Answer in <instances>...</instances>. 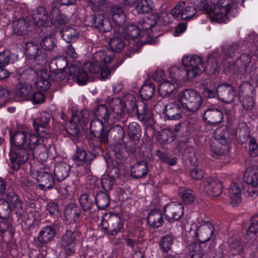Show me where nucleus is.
I'll use <instances>...</instances> for the list:
<instances>
[{"mask_svg": "<svg viewBox=\"0 0 258 258\" xmlns=\"http://www.w3.org/2000/svg\"><path fill=\"white\" fill-rule=\"evenodd\" d=\"M48 17L44 8L39 7L33 12L32 19L34 23L38 27L43 26L47 20Z\"/></svg>", "mask_w": 258, "mask_h": 258, "instance_id": "32", "label": "nucleus"}, {"mask_svg": "<svg viewBox=\"0 0 258 258\" xmlns=\"http://www.w3.org/2000/svg\"><path fill=\"white\" fill-rule=\"evenodd\" d=\"M246 236L251 239H255L258 237V220L253 221L249 226Z\"/></svg>", "mask_w": 258, "mask_h": 258, "instance_id": "57", "label": "nucleus"}, {"mask_svg": "<svg viewBox=\"0 0 258 258\" xmlns=\"http://www.w3.org/2000/svg\"><path fill=\"white\" fill-rule=\"evenodd\" d=\"M101 226L105 233L114 235L120 231L123 223L118 215L107 214L102 218Z\"/></svg>", "mask_w": 258, "mask_h": 258, "instance_id": "7", "label": "nucleus"}, {"mask_svg": "<svg viewBox=\"0 0 258 258\" xmlns=\"http://www.w3.org/2000/svg\"><path fill=\"white\" fill-rule=\"evenodd\" d=\"M12 208L5 200H0V218L6 219L9 218Z\"/></svg>", "mask_w": 258, "mask_h": 258, "instance_id": "50", "label": "nucleus"}, {"mask_svg": "<svg viewBox=\"0 0 258 258\" xmlns=\"http://www.w3.org/2000/svg\"><path fill=\"white\" fill-rule=\"evenodd\" d=\"M202 189L211 197H216L222 192V183L218 179L213 177L205 178L202 183Z\"/></svg>", "mask_w": 258, "mask_h": 258, "instance_id": "8", "label": "nucleus"}, {"mask_svg": "<svg viewBox=\"0 0 258 258\" xmlns=\"http://www.w3.org/2000/svg\"><path fill=\"white\" fill-rule=\"evenodd\" d=\"M222 112L217 108H210L204 112L203 118L207 123L211 124H218L223 119Z\"/></svg>", "mask_w": 258, "mask_h": 258, "instance_id": "18", "label": "nucleus"}, {"mask_svg": "<svg viewBox=\"0 0 258 258\" xmlns=\"http://www.w3.org/2000/svg\"><path fill=\"white\" fill-rule=\"evenodd\" d=\"M179 71L176 68H171L169 75L162 82L158 88L160 95L163 97L169 96L178 87V77L176 75Z\"/></svg>", "mask_w": 258, "mask_h": 258, "instance_id": "6", "label": "nucleus"}, {"mask_svg": "<svg viewBox=\"0 0 258 258\" xmlns=\"http://www.w3.org/2000/svg\"><path fill=\"white\" fill-rule=\"evenodd\" d=\"M91 20L90 26L95 27L103 33L108 32L111 29L110 22L105 19L102 14H98L89 18Z\"/></svg>", "mask_w": 258, "mask_h": 258, "instance_id": "16", "label": "nucleus"}, {"mask_svg": "<svg viewBox=\"0 0 258 258\" xmlns=\"http://www.w3.org/2000/svg\"><path fill=\"white\" fill-rule=\"evenodd\" d=\"M178 100L184 109L192 113L199 109L203 101L201 94L192 89H186L181 92L178 96Z\"/></svg>", "mask_w": 258, "mask_h": 258, "instance_id": "3", "label": "nucleus"}, {"mask_svg": "<svg viewBox=\"0 0 258 258\" xmlns=\"http://www.w3.org/2000/svg\"><path fill=\"white\" fill-rule=\"evenodd\" d=\"M84 70L88 71L90 73L94 74L98 73L101 69L100 62L96 59L93 62H87L84 66Z\"/></svg>", "mask_w": 258, "mask_h": 258, "instance_id": "55", "label": "nucleus"}, {"mask_svg": "<svg viewBox=\"0 0 258 258\" xmlns=\"http://www.w3.org/2000/svg\"><path fill=\"white\" fill-rule=\"evenodd\" d=\"M39 214L35 211L30 210L25 214V220H23L26 225H31L38 219Z\"/></svg>", "mask_w": 258, "mask_h": 258, "instance_id": "62", "label": "nucleus"}, {"mask_svg": "<svg viewBox=\"0 0 258 258\" xmlns=\"http://www.w3.org/2000/svg\"><path fill=\"white\" fill-rule=\"evenodd\" d=\"M56 232L51 226H46L42 228L38 235V241L42 244H47L52 240Z\"/></svg>", "mask_w": 258, "mask_h": 258, "instance_id": "19", "label": "nucleus"}, {"mask_svg": "<svg viewBox=\"0 0 258 258\" xmlns=\"http://www.w3.org/2000/svg\"><path fill=\"white\" fill-rule=\"evenodd\" d=\"M26 54L30 59H34L40 65L45 64L46 61V54L39 48L37 43L28 42L26 44Z\"/></svg>", "mask_w": 258, "mask_h": 258, "instance_id": "10", "label": "nucleus"}, {"mask_svg": "<svg viewBox=\"0 0 258 258\" xmlns=\"http://www.w3.org/2000/svg\"><path fill=\"white\" fill-rule=\"evenodd\" d=\"M23 206L24 204L21 201L19 203H17V204L15 205L12 208L15 211L19 219L25 220V208Z\"/></svg>", "mask_w": 258, "mask_h": 258, "instance_id": "63", "label": "nucleus"}, {"mask_svg": "<svg viewBox=\"0 0 258 258\" xmlns=\"http://www.w3.org/2000/svg\"><path fill=\"white\" fill-rule=\"evenodd\" d=\"M73 160L77 166H82L87 161V153L84 148L78 147L73 156Z\"/></svg>", "mask_w": 258, "mask_h": 258, "instance_id": "42", "label": "nucleus"}, {"mask_svg": "<svg viewBox=\"0 0 258 258\" xmlns=\"http://www.w3.org/2000/svg\"><path fill=\"white\" fill-rule=\"evenodd\" d=\"M110 11L114 23L119 26L123 24L126 20V16L122 10L116 5H113Z\"/></svg>", "mask_w": 258, "mask_h": 258, "instance_id": "34", "label": "nucleus"}, {"mask_svg": "<svg viewBox=\"0 0 258 258\" xmlns=\"http://www.w3.org/2000/svg\"><path fill=\"white\" fill-rule=\"evenodd\" d=\"M33 91L31 85L26 83L20 84L16 89L15 96L22 99L30 100L32 98Z\"/></svg>", "mask_w": 258, "mask_h": 258, "instance_id": "28", "label": "nucleus"}, {"mask_svg": "<svg viewBox=\"0 0 258 258\" xmlns=\"http://www.w3.org/2000/svg\"><path fill=\"white\" fill-rule=\"evenodd\" d=\"M244 188V194L250 199H254L258 196L257 183L246 185Z\"/></svg>", "mask_w": 258, "mask_h": 258, "instance_id": "56", "label": "nucleus"}, {"mask_svg": "<svg viewBox=\"0 0 258 258\" xmlns=\"http://www.w3.org/2000/svg\"><path fill=\"white\" fill-rule=\"evenodd\" d=\"M153 7V2L151 0H139L135 10L138 14H147L152 10Z\"/></svg>", "mask_w": 258, "mask_h": 258, "instance_id": "37", "label": "nucleus"}, {"mask_svg": "<svg viewBox=\"0 0 258 258\" xmlns=\"http://www.w3.org/2000/svg\"><path fill=\"white\" fill-rule=\"evenodd\" d=\"M79 215L80 210L79 208L73 204L68 205L64 211L65 219L69 221L70 223L76 222L78 219Z\"/></svg>", "mask_w": 258, "mask_h": 258, "instance_id": "33", "label": "nucleus"}, {"mask_svg": "<svg viewBox=\"0 0 258 258\" xmlns=\"http://www.w3.org/2000/svg\"><path fill=\"white\" fill-rule=\"evenodd\" d=\"M164 213L168 221L178 220L183 215V206L180 203H171L165 207Z\"/></svg>", "mask_w": 258, "mask_h": 258, "instance_id": "13", "label": "nucleus"}, {"mask_svg": "<svg viewBox=\"0 0 258 258\" xmlns=\"http://www.w3.org/2000/svg\"><path fill=\"white\" fill-rule=\"evenodd\" d=\"M189 250L191 258H202L203 251L201 245L196 242L191 243L189 245Z\"/></svg>", "mask_w": 258, "mask_h": 258, "instance_id": "53", "label": "nucleus"}, {"mask_svg": "<svg viewBox=\"0 0 258 258\" xmlns=\"http://www.w3.org/2000/svg\"><path fill=\"white\" fill-rule=\"evenodd\" d=\"M241 188L239 184L232 183L229 188V196L230 203L233 206H236L241 202Z\"/></svg>", "mask_w": 258, "mask_h": 258, "instance_id": "26", "label": "nucleus"}, {"mask_svg": "<svg viewBox=\"0 0 258 258\" xmlns=\"http://www.w3.org/2000/svg\"><path fill=\"white\" fill-rule=\"evenodd\" d=\"M236 0H205L199 6L206 11L211 21L221 23L227 19V14Z\"/></svg>", "mask_w": 258, "mask_h": 258, "instance_id": "2", "label": "nucleus"}, {"mask_svg": "<svg viewBox=\"0 0 258 258\" xmlns=\"http://www.w3.org/2000/svg\"><path fill=\"white\" fill-rule=\"evenodd\" d=\"M38 142V137L34 134L17 132L14 135H11V144L23 149L17 152L15 157H11L12 167L14 170H18L27 160L29 157L27 149L33 151L36 147Z\"/></svg>", "mask_w": 258, "mask_h": 258, "instance_id": "1", "label": "nucleus"}, {"mask_svg": "<svg viewBox=\"0 0 258 258\" xmlns=\"http://www.w3.org/2000/svg\"><path fill=\"white\" fill-rule=\"evenodd\" d=\"M59 34L68 43L76 41L79 36L78 30L72 27L63 28L59 32Z\"/></svg>", "mask_w": 258, "mask_h": 258, "instance_id": "31", "label": "nucleus"}, {"mask_svg": "<svg viewBox=\"0 0 258 258\" xmlns=\"http://www.w3.org/2000/svg\"><path fill=\"white\" fill-rule=\"evenodd\" d=\"M80 205L84 211H89L94 205L93 199L87 194L82 195L79 199Z\"/></svg>", "mask_w": 258, "mask_h": 258, "instance_id": "47", "label": "nucleus"}, {"mask_svg": "<svg viewBox=\"0 0 258 258\" xmlns=\"http://www.w3.org/2000/svg\"><path fill=\"white\" fill-rule=\"evenodd\" d=\"M218 96L222 101L226 103H233L238 99L234 87L228 84L218 86Z\"/></svg>", "mask_w": 258, "mask_h": 258, "instance_id": "11", "label": "nucleus"}, {"mask_svg": "<svg viewBox=\"0 0 258 258\" xmlns=\"http://www.w3.org/2000/svg\"><path fill=\"white\" fill-rule=\"evenodd\" d=\"M76 236L72 231H67L61 238V246L63 247L66 252L68 254L73 251L75 246Z\"/></svg>", "mask_w": 258, "mask_h": 258, "instance_id": "23", "label": "nucleus"}, {"mask_svg": "<svg viewBox=\"0 0 258 258\" xmlns=\"http://www.w3.org/2000/svg\"><path fill=\"white\" fill-rule=\"evenodd\" d=\"M127 134L130 139L138 140L141 136V126L137 122H131L127 127Z\"/></svg>", "mask_w": 258, "mask_h": 258, "instance_id": "40", "label": "nucleus"}, {"mask_svg": "<svg viewBox=\"0 0 258 258\" xmlns=\"http://www.w3.org/2000/svg\"><path fill=\"white\" fill-rule=\"evenodd\" d=\"M90 113L87 110H83L78 114L73 115L70 123H74L75 126L74 127V131L73 133L76 134L79 131L78 125L83 126L89 121Z\"/></svg>", "mask_w": 258, "mask_h": 258, "instance_id": "21", "label": "nucleus"}, {"mask_svg": "<svg viewBox=\"0 0 258 258\" xmlns=\"http://www.w3.org/2000/svg\"><path fill=\"white\" fill-rule=\"evenodd\" d=\"M90 129L94 136H96L97 134H100L103 130L102 120L99 119L92 120L90 125Z\"/></svg>", "mask_w": 258, "mask_h": 258, "instance_id": "59", "label": "nucleus"}, {"mask_svg": "<svg viewBox=\"0 0 258 258\" xmlns=\"http://www.w3.org/2000/svg\"><path fill=\"white\" fill-rule=\"evenodd\" d=\"M29 26V23L26 19H18L13 22V31L19 35H25L28 32Z\"/></svg>", "mask_w": 258, "mask_h": 258, "instance_id": "36", "label": "nucleus"}, {"mask_svg": "<svg viewBox=\"0 0 258 258\" xmlns=\"http://www.w3.org/2000/svg\"><path fill=\"white\" fill-rule=\"evenodd\" d=\"M55 39L52 36H46L43 38L41 45L43 49L50 50L53 48L55 45Z\"/></svg>", "mask_w": 258, "mask_h": 258, "instance_id": "58", "label": "nucleus"}, {"mask_svg": "<svg viewBox=\"0 0 258 258\" xmlns=\"http://www.w3.org/2000/svg\"><path fill=\"white\" fill-rule=\"evenodd\" d=\"M137 114L138 119L144 121L150 118V110L147 109L146 105L143 102H140L135 107V110Z\"/></svg>", "mask_w": 258, "mask_h": 258, "instance_id": "39", "label": "nucleus"}, {"mask_svg": "<svg viewBox=\"0 0 258 258\" xmlns=\"http://www.w3.org/2000/svg\"><path fill=\"white\" fill-rule=\"evenodd\" d=\"M50 119V115L48 113L43 112L40 114V116L38 118L36 122H34V124H37V127L35 126V128L37 133L39 135H40V133H42L45 131L44 129L46 127V125L48 124Z\"/></svg>", "mask_w": 258, "mask_h": 258, "instance_id": "38", "label": "nucleus"}, {"mask_svg": "<svg viewBox=\"0 0 258 258\" xmlns=\"http://www.w3.org/2000/svg\"><path fill=\"white\" fill-rule=\"evenodd\" d=\"M213 231L212 225L204 221L197 227L196 236L200 242H205L210 239Z\"/></svg>", "mask_w": 258, "mask_h": 258, "instance_id": "14", "label": "nucleus"}, {"mask_svg": "<svg viewBox=\"0 0 258 258\" xmlns=\"http://www.w3.org/2000/svg\"><path fill=\"white\" fill-rule=\"evenodd\" d=\"M69 165L64 162H59L55 164L54 169V174L58 181L63 180L68 175L70 171Z\"/></svg>", "mask_w": 258, "mask_h": 258, "instance_id": "29", "label": "nucleus"}, {"mask_svg": "<svg viewBox=\"0 0 258 258\" xmlns=\"http://www.w3.org/2000/svg\"><path fill=\"white\" fill-rule=\"evenodd\" d=\"M94 57L98 62L101 61L105 63H108L112 60L114 57V53L112 51L109 50H100L95 53Z\"/></svg>", "mask_w": 258, "mask_h": 258, "instance_id": "41", "label": "nucleus"}, {"mask_svg": "<svg viewBox=\"0 0 258 258\" xmlns=\"http://www.w3.org/2000/svg\"><path fill=\"white\" fill-rule=\"evenodd\" d=\"M109 132L111 135L114 136V138L116 141H121L124 138V131L120 125H116L113 126L110 128Z\"/></svg>", "mask_w": 258, "mask_h": 258, "instance_id": "52", "label": "nucleus"}, {"mask_svg": "<svg viewBox=\"0 0 258 258\" xmlns=\"http://www.w3.org/2000/svg\"><path fill=\"white\" fill-rule=\"evenodd\" d=\"M114 182L115 180L114 179L106 174L102 176L101 181L102 187L106 191L109 190L112 188Z\"/></svg>", "mask_w": 258, "mask_h": 258, "instance_id": "61", "label": "nucleus"}, {"mask_svg": "<svg viewBox=\"0 0 258 258\" xmlns=\"http://www.w3.org/2000/svg\"><path fill=\"white\" fill-rule=\"evenodd\" d=\"M10 92L6 88L0 86V107L5 105L10 98Z\"/></svg>", "mask_w": 258, "mask_h": 258, "instance_id": "64", "label": "nucleus"}, {"mask_svg": "<svg viewBox=\"0 0 258 258\" xmlns=\"http://www.w3.org/2000/svg\"><path fill=\"white\" fill-rule=\"evenodd\" d=\"M186 77L191 79L200 75L204 70L202 57L197 55H188L182 58Z\"/></svg>", "mask_w": 258, "mask_h": 258, "instance_id": "4", "label": "nucleus"}, {"mask_svg": "<svg viewBox=\"0 0 258 258\" xmlns=\"http://www.w3.org/2000/svg\"><path fill=\"white\" fill-rule=\"evenodd\" d=\"M123 37L131 41L139 43V45L147 44L149 41L144 37L140 30V27H137L134 24H130L124 27L122 30Z\"/></svg>", "mask_w": 258, "mask_h": 258, "instance_id": "9", "label": "nucleus"}, {"mask_svg": "<svg viewBox=\"0 0 258 258\" xmlns=\"http://www.w3.org/2000/svg\"><path fill=\"white\" fill-rule=\"evenodd\" d=\"M207 66L204 68V70L208 72L209 73H214L218 71L219 64L216 59L212 56H209L208 58Z\"/></svg>", "mask_w": 258, "mask_h": 258, "instance_id": "54", "label": "nucleus"}, {"mask_svg": "<svg viewBox=\"0 0 258 258\" xmlns=\"http://www.w3.org/2000/svg\"><path fill=\"white\" fill-rule=\"evenodd\" d=\"M213 152L217 155L221 156L227 153L229 150L228 144L224 138H221L220 141H216V145L212 147Z\"/></svg>", "mask_w": 258, "mask_h": 258, "instance_id": "43", "label": "nucleus"}, {"mask_svg": "<svg viewBox=\"0 0 258 258\" xmlns=\"http://www.w3.org/2000/svg\"><path fill=\"white\" fill-rule=\"evenodd\" d=\"M197 12L196 6L186 0L179 2L171 10V14L174 18L185 21L196 17Z\"/></svg>", "mask_w": 258, "mask_h": 258, "instance_id": "5", "label": "nucleus"}, {"mask_svg": "<svg viewBox=\"0 0 258 258\" xmlns=\"http://www.w3.org/2000/svg\"><path fill=\"white\" fill-rule=\"evenodd\" d=\"M155 23L150 18L141 20L139 23V27H140V30L142 32L144 37L146 39L148 37L153 36L151 34L152 31L151 30L155 27Z\"/></svg>", "mask_w": 258, "mask_h": 258, "instance_id": "35", "label": "nucleus"}, {"mask_svg": "<svg viewBox=\"0 0 258 258\" xmlns=\"http://www.w3.org/2000/svg\"><path fill=\"white\" fill-rule=\"evenodd\" d=\"M164 112L167 118L176 120L181 117L182 109L179 105L175 103H170L164 107Z\"/></svg>", "mask_w": 258, "mask_h": 258, "instance_id": "22", "label": "nucleus"}, {"mask_svg": "<svg viewBox=\"0 0 258 258\" xmlns=\"http://www.w3.org/2000/svg\"><path fill=\"white\" fill-rule=\"evenodd\" d=\"M154 90L155 87L153 84H145L142 86L140 90V95L142 99L148 100L153 95Z\"/></svg>", "mask_w": 258, "mask_h": 258, "instance_id": "48", "label": "nucleus"}, {"mask_svg": "<svg viewBox=\"0 0 258 258\" xmlns=\"http://www.w3.org/2000/svg\"><path fill=\"white\" fill-rule=\"evenodd\" d=\"M54 147L49 146V150L47 147L42 144H37L36 147L33 150V154L37 159L40 161H46L49 154L51 153L52 150H54Z\"/></svg>", "mask_w": 258, "mask_h": 258, "instance_id": "30", "label": "nucleus"}, {"mask_svg": "<svg viewBox=\"0 0 258 258\" xmlns=\"http://www.w3.org/2000/svg\"><path fill=\"white\" fill-rule=\"evenodd\" d=\"M34 72L37 77L35 86L37 90L39 91L47 90L50 86L49 80V75L47 71L42 68L39 71H37L36 69H35Z\"/></svg>", "mask_w": 258, "mask_h": 258, "instance_id": "15", "label": "nucleus"}, {"mask_svg": "<svg viewBox=\"0 0 258 258\" xmlns=\"http://www.w3.org/2000/svg\"><path fill=\"white\" fill-rule=\"evenodd\" d=\"M96 205L100 209H104L110 203L109 198L107 194L104 192L98 193L95 198Z\"/></svg>", "mask_w": 258, "mask_h": 258, "instance_id": "44", "label": "nucleus"}, {"mask_svg": "<svg viewBox=\"0 0 258 258\" xmlns=\"http://www.w3.org/2000/svg\"><path fill=\"white\" fill-rule=\"evenodd\" d=\"M94 115L99 120L104 119L105 121L109 122L110 114L107 107L103 104L99 105L94 110Z\"/></svg>", "mask_w": 258, "mask_h": 258, "instance_id": "46", "label": "nucleus"}, {"mask_svg": "<svg viewBox=\"0 0 258 258\" xmlns=\"http://www.w3.org/2000/svg\"><path fill=\"white\" fill-rule=\"evenodd\" d=\"M174 241V238L170 235L163 237L160 241V246L165 251H167L170 248Z\"/></svg>", "mask_w": 258, "mask_h": 258, "instance_id": "60", "label": "nucleus"}, {"mask_svg": "<svg viewBox=\"0 0 258 258\" xmlns=\"http://www.w3.org/2000/svg\"><path fill=\"white\" fill-rule=\"evenodd\" d=\"M37 180L38 186L43 190L50 189L54 184V180L51 174L46 171L39 172Z\"/></svg>", "mask_w": 258, "mask_h": 258, "instance_id": "20", "label": "nucleus"}, {"mask_svg": "<svg viewBox=\"0 0 258 258\" xmlns=\"http://www.w3.org/2000/svg\"><path fill=\"white\" fill-rule=\"evenodd\" d=\"M68 76L72 77V79H76L79 85H83L88 81V76L87 71L81 70L76 65H72L69 68Z\"/></svg>", "mask_w": 258, "mask_h": 258, "instance_id": "17", "label": "nucleus"}, {"mask_svg": "<svg viewBox=\"0 0 258 258\" xmlns=\"http://www.w3.org/2000/svg\"><path fill=\"white\" fill-rule=\"evenodd\" d=\"M149 171L147 163L141 161L135 163L131 170V175L135 178H140L145 177Z\"/></svg>", "mask_w": 258, "mask_h": 258, "instance_id": "24", "label": "nucleus"}, {"mask_svg": "<svg viewBox=\"0 0 258 258\" xmlns=\"http://www.w3.org/2000/svg\"><path fill=\"white\" fill-rule=\"evenodd\" d=\"M149 226L153 228H158L162 225L164 219L161 212L154 210L151 211L147 217Z\"/></svg>", "mask_w": 258, "mask_h": 258, "instance_id": "25", "label": "nucleus"}, {"mask_svg": "<svg viewBox=\"0 0 258 258\" xmlns=\"http://www.w3.org/2000/svg\"><path fill=\"white\" fill-rule=\"evenodd\" d=\"M110 108L113 113V117L118 121L124 123L126 121L127 116H126L127 110L124 106L122 100L119 98H114L113 99L110 104Z\"/></svg>", "mask_w": 258, "mask_h": 258, "instance_id": "12", "label": "nucleus"}, {"mask_svg": "<svg viewBox=\"0 0 258 258\" xmlns=\"http://www.w3.org/2000/svg\"><path fill=\"white\" fill-rule=\"evenodd\" d=\"M243 180L247 183V185L257 183L256 173L254 171H252L251 168H247L244 173Z\"/></svg>", "mask_w": 258, "mask_h": 258, "instance_id": "51", "label": "nucleus"}, {"mask_svg": "<svg viewBox=\"0 0 258 258\" xmlns=\"http://www.w3.org/2000/svg\"><path fill=\"white\" fill-rule=\"evenodd\" d=\"M179 194L182 198L183 202L186 204L192 203L195 199L194 191L189 189H180Z\"/></svg>", "mask_w": 258, "mask_h": 258, "instance_id": "49", "label": "nucleus"}, {"mask_svg": "<svg viewBox=\"0 0 258 258\" xmlns=\"http://www.w3.org/2000/svg\"><path fill=\"white\" fill-rule=\"evenodd\" d=\"M122 100L127 111H134L137 104H136V99L133 93H126L124 94L123 99Z\"/></svg>", "mask_w": 258, "mask_h": 258, "instance_id": "45", "label": "nucleus"}, {"mask_svg": "<svg viewBox=\"0 0 258 258\" xmlns=\"http://www.w3.org/2000/svg\"><path fill=\"white\" fill-rule=\"evenodd\" d=\"M120 32H115L109 41V46L112 51L119 52L124 47L125 42L121 36Z\"/></svg>", "mask_w": 258, "mask_h": 258, "instance_id": "27", "label": "nucleus"}]
</instances>
